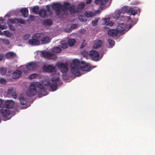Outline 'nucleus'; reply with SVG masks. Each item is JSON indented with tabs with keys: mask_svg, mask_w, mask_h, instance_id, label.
Wrapping results in <instances>:
<instances>
[{
	"mask_svg": "<svg viewBox=\"0 0 155 155\" xmlns=\"http://www.w3.org/2000/svg\"><path fill=\"white\" fill-rule=\"evenodd\" d=\"M39 90L38 95L40 97L43 96L41 94V92L45 91L44 86L38 82H32L29 86V90L26 92V95L28 97H32L35 95L37 92V89Z\"/></svg>",
	"mask_w": 155,
	"mask_h": 155,
	"instance_id": "nucleus-1",
	"label": "nucleus"
},
{
	"mask_svg": "<svg viewBox=\"0 0 155 155\" xmlns=\"http://www.w3.org/2000/svg\"><path fill=\"white\" fill-rule=\"evenodd\" d=\"M52 8L55 12L56 15H58L62 12V4L59 2H54L51 5Z\"/></svg>",
	"mask_w": 155,
	"mask_h": 155,
	"instance_id": "nucleus-2",
	"label": "nucleus"
},
{
	"mask_svg": "<svg viewBox=\"0 0 155 155\" xmlns=\"http://www.w3.org/2000/svg\"><path fill=\"white\" fill-rule=\"evenodd\" d=\"M0 113L5 120L10 119L11 118V111L9 109L2 108L0 110Z\"/></svg>",
	"mask_w": 155,
	"mask_h": 155,
	"instance_id": "nucleus-3",
	"label": "nucleus"
},
{
	"mask_svg": "<svg viewBox=\"0 0 155 155\" xmlns=\"http://www.w3.org/2000/svg\"><path fill=\"white\" fill-rule=\"evenodd\" d=\"M57 65L58 68H60V71L62 73L64 74H66L68 71V65L67 63H63L58 62L57 63Z\"/></svg>",
	"mask_w": 155,
	"mask_h": 155,
	"instance_id": "nucleus-4",
	"label": "nucleus"
},
{
	"mask_svg": "<svg viewBox=\"0 0 155 155\" xmlns=\"http://www.w3.org/2000/svg\"><path fill=\"white\" fill-rule=\"evenodd\" d=\"M43 70L45 72L51 73H55L56 70L55 67L52 65H44L43 67Z\"/></svg>",
	"mask_w": 155,
	"mask_h": 155,
	"instance_id": "nucleus-5",
	"label": "nucleus"
},
{
	"mask_svg": "<svg viewBox=\"0 0 155 155\" xmlns=\"http://www.w3.org/2000/svg\"><path fill=\"white\" fill-rule=\"evenodd\" d=\"M81 64L82 65L80 66V69L84 71H89L91 68V65L89 64L86 63L84 61H81Z\"/></svg>",
	"mask_w": 155,
	"mask_h": 155,
	"instance_id": "nucleus-6",
	"label": "nucleus"
},
{
	"mask_svg": "<svg viewBox=\"0 0 155 155\" xmlns=\"http://www.w3.org/2000/svg\"><path fill=\"white\" fill-rule=\"evenodd\" d=\"M89 54L93 60L98 61L99 58L98 53L95 50H91L89 52Z\"/></svg>",
	"mask_w": 155,
	"mask_h": 155,
	"instance_id": "nucleus-7",
	"label": "nucleus"
},
{
	"mask_svg": "<svg viewBox=\"0 0 155 155\" xmlns=\"http://www.w3.org/2000/svg\"><path fill=\"white\" fill-rule=\"evenodd\" d=\"M127 11V7L126 6L123 7L117 12L115 16V18H118L120 16L122 17V16L121 15V14L124 13Z\"/></svg>",
	"mask_w": 155,
	"mask_h": 155,
	"instance_id": "nucleus-8",
	"label": "nucleus"
},
{
	"mask_svg": "<svg viewBox=\"0 0 155 155\" xmlns=\"http://www.w3.org/2000/svg\"><path fill=\"white\" fill-rule=\"evenodd\" d=\"M59 78H57L55 79H52V81L53 82L50 85V88L51 90L54 91L56 90L57 88V83L59 81Z\"/></svg>",
	"mask_w": 155,
	"mask_h": 155,
	"instance_id": "nucleus-9",
	"label": "nucleus"
},
{
	"mask_svg": "<svg viewBox=\"0 0 155 155\" xmlns=\"http://www.w3.org/2000/svg\"><path fill=\"white\" fill-rule=\"evenodd\" d=\"M80 68L73 66L71 67V71L72 73L77 76H80L81 74L79 71Z\"/></svg>",
	"mask_w": 155,
	"mask_h": 155,
	"instance_id": "nucleus-10",
	"label": "nucleus"
},
{
	"mask_svg": "<svg viewBox=\"0 0 155 155\" xmlns=\"http://www.w3.org/2000/svg\"><path fill=\"white\" fill-rule=\"evenodd\" d=\"M109 0H95L94 3L96 5H100V8L102 9L104 7L105 4Z\"/></svg>",
	"mask_w": 155,
	"mask_h": 155,
	"instance_id": "nucleus-11",
	"label": "nucleus"
},
{
	"mask_svg": "<svg viewBox=\"0 0 155 155\" xmlns=\"http://www.w3.org/2000/svg\"><path fill=\"white\" fill-rule=\"evenodd\" d=\"M28 43L33 46L38 45L40 44V41L38 40H37L33 37L32 35V38L29 39L28 41Z\"/></svg>",
	"mask_w": 155,
	"mask_h": 155,
	"instance_id": "nucleus-12",
	"label": "nucleus"
},
{
	"mask_svg": "<svg viewBox=\"0 0 155 155\" xmlns=\"http://www.w3.org/2000/svg\"><path fill=\"white\" fill-rule=\"evenodd\" d=\"M41 54L43 57L48 58V59H52V57L54 55V54L53 53L44 52V51H42Z\"/></svg>",
	"mask_w": 155,
	"mask_h": 155,
	"instance_id": "nucleus-13",
	"label": "nucleus"
},
{
	"mask_svg": "<svg viewBox=\"0 0 155 155\" xmlns=\"http://www.w3.org/2000/svg\"><path fill=\"white\" fill-rule=\"evenodd\" d=\"M22 74V72L19 70H16L12 73V78L17 79L19 78Z\"/></svg>",
	"mask_w": 155,
	"mask_h": 155,
	"instance_id": "nucleus-14",
	"label": "nucleus"
},
{
	"mask_svg": "<svg viewBox=\"0 0 155 155\" xmlns=\"http://www.w3.org/2000/svg\"><path fill=\"white\" fill-rule=\"evenodd\" d=\"M36 68V65L35 63L32 62L28 64L26 66V69L32 71Z\"/></svg>",
	"mask_w": 155,
	"mask_h": 155,
	"instance_id": "nucleus-15",
	"label": "nucleus"
},
{
	"mask_svg": "<svg viewBox=\"0 0 155 155\" xmlns=\"http://www.w3.org/2000/svg\"><path fill=\"white\" fill-rule=\"evenodd\" d=\"M14 104V101L12 100H7L4 102V107L8 108H12Z\"/></svg>",
	"mask_w": 155,
	"mask_h": 155,
	"instance_id": "nucleus-16",
	"label": "nucleus"
},
{
	"mask_svg": "<svg viewBox=\"0 0 155 155\" xmlns=\"http://www.w3.org/2000/svg\"><path fill=\"white\" fill-rule=\"evenodd\" d=\"M108 35L111 36L115 37L118 35V32L116 29H110L107 32Z\"/></svg>",
	"mask_w": 155,
	"mask_h": 155,
	"instance_id": "nucleus-17",
	"label": "nucleus"
},
{
	"mask_svg": "<svg viewBox=\"0 0 155 155\" xmlns=\"http://www.w3.org/2000/svg\"><path fill=\"white\" fill-rule=\"evenodd\" d=\"M125 26L124 23H121L118 24L116 30L118 32H122L125 30Z\"/></svg>",
	"mask_w": 155,
	"mask_h": 155,
	"instance_id": "nucleus-18",
	"label": "nucleus"
},
{
	"mask_svg": "<svg viewBox=\"0 0 155 155\" xmlns=\"http://www.w3.org/2000/svg\"><path fill=\"white\" fill-rule=\"evenodd\" d=\"M47 11L44 8H41L39 10L38 14L42 18H44L46 15Z\"/></svg>",
	"mask_w": 155,
	"mask_h": 155,
	"instance_id": "nucleus-19",
	"label": "nucleus"
},
{
	"mask_svg": "<svg viewBox=\"0 0 155 155\" xmlns=\"http://www.w3.org/2000/svg\"><path fill=\"white\" fill-rule=\"evenodd\" d=\"M70 5L71 4L70 3L66 2H64L63 3V5H62V12H64L66 10H68Z\"/></svg>",
	"mask_w": 155,
	"mask_h": 155,
	"instance_id": "nucleus-20",
	"label": "nucleus"
},
{
	"mask_svg": "<svg viewBox=\"0 0 155 155\" xmlns=\"http://www.w3.org/2000/svg\"><path fill=\"white\" fill-rule=\"evenodd\" d=\"M102 45V42L101 40H98L96 41L93 45V48L94 49H97L98 47H100Z\"/></svg>",
	"mask_w": 155,
	"mask_h": 155,
	"instance_id": "nucleus-21",
	"label": "nucleus"
},
{
	"mask_svg": "<svg viewBox=\"0 0 155 155\" xmlns=\"http://www.w3.org/2000/svg\"><path fill=\"white\" fill-rule=\"evenodd\" d=\"M33 37L35 38L37 40H38L39 41L40 40L41 41L42 38L43 37V35L41 33H37L34 34L33 35Z\"/></svg>",
	"mask_w": 155,
	"mask_h": 155,
	"instance_id": "nucleus-22",
	"label": "nucleus"
},
{
	"mask_svg": "<svg viewBox=\"0 0 155 155\" xmlns=\"http://www.w3.org/2000/svg\"><path fill=\"white\" fill-rule=\"evenodd\" d=\"M20 12L24 18H26L27 17L28 14V10L27 8H22L20 10Z\"/></svg>",
	"mask_w": 155,
	"mask_h": 155,
	"instance_id": "nucleus-23",
	"label": "nucleus"
},
{
	"mask_svg": "<svg viewBox=\"0 0 155 155\" xmlns=\"http://www.w3.org/2000/svg\"><path fill=\"white\" fill-rule=\"evenodd\" d=\"M6 27V22L0 18V29L3 30Z\"/></svg>",
	"mask_w": 155,
	"mask_h": 155,
	"instance_id": "nucleus-24",
	"label": "nucleus"
},
{
	"mask_svg": "<svg viewBox=\"0 0 155 155\" xmlns=\"http://www.w3.org/2000/svg\"><path fill=\"white\" fill-rule=\"evenodd\" d=\"M137 11L135 10L134 9L132 8H129L127 11V13L128 14L135 15L137 13Z\"/></svg>",
	"mask_w": 155,
	"mask_h": 155,
	"instance_id": "nucleus-25",
	"label": "nucleus"
},
{
	"mask_svg": "<svg viewBox=\"0 0 155 155\" xmlns=\"http://www.w3.org/2000/svg\"><path fill=\"white\" fill-rule=\"evenodd\" d=\"M50 41V38L48 36L43 37L42 38L41 42L43 44L47 43Z\"/></svg>",
	"mask_w": 155,
	"mask_h": 155,
	"instance_id": "nucleus-26",
	"label": "nucleus"
},
{
	"mask_svg": "<svg viewBox=\"0 0 155 155\" xmlns=\"http://www.w3.org/2000/svg\"><path fill=\"white\" fill-rule=\"evenodd\" d=\"M45 25H51L53 24L52 21L50 19H47L44 21L43 22Z\"/></svg>",
	"mask_w": 155,
	"mask_h": 155,
	"instance_id": "nucleus-27",
	"label": "nucleus"
},
{
	"mask_svg": "<svg viewBox=\"0 0 155 155\" xmlns=\"http://www.w3.org/2000/svg\"><path fill=\"white\" fill-rule=\"evenodd\" d=\"M39 9V7L37 5L34 6L32 8V12L35 14H38V10Z\"/></svg>",
	"mask_w": 155,
	"mask_h": 155,
	"instance_id": "nucleus-28",
	"label": "nucleus"
},
{
	"mask_svg": "<svg viewBox=\"0 0 155 155\" xmlns=\"http://www.w3.org/2000/svg\"><path fill=\"white\" fill-rule=\"evenodd\" d=\"M19 100L21 104L25 105L27 104V99L25 98L23 96L20 97L19 98Z\"/></svg>",
	"mask_w": 155,
	"mask_h": 155,
	"instance_id": "nucleus-29",
	"label": "nucleus"
},
{
	"mask_svg": "<svg viewBox=\"0 0 155 155\" xmlns=\"http://www.w3.org/2000/svg\"><path fill=\"white\" fill-rule=\"evenodd\" d=\"M73 64L74 67H80L81 62L77 59H74L73 61Z\"/></svg>",
	"mask_w": 155,
	"mask_h": 155,
	"instance_id": "nucleus-30",
	"label": "nucleus"
},
{
	"mask_svg": "<svg viewBox=\"0 0 155 155\" xmlns=\"http://www.w3.org/2000/svg\"><path fill=\"white\" fill-rule=\"evenodd\" d=\"M76 42V40L73 38L70 39L68 41V45L70 46H72L75 44Z\"/></svg>",
	"mask_w": 155,
	"mask_h": 155,
	"instance_id": "nucleus-31",
	"label": "nucleus"
},
{
	"mask_svg": "<svg viewBox=\"0 0 155 155\" xmlns=\"http://www.w3.org/2000/svg\"><path fill=\"white\" fill-rule=\"evenodd\" d=\"M86 17L85 16V15H78V18L82 22L86 21L87 20Z\"/></svg>",
	"mask_w": 155,
	"mask_h": 155,
	"instance_id": "nucleus-32",
	"label": "nucleus"
},
{
	"mask_svg": "<svg viewBox=\"0 0 155 155\" xmlns=\"http://www.w3.org/2000/svg\"><path fill=\"white\" fill-rule=\"evenodd\" d=\"M15 56V54L11 52H8L6 54V56L7 58H12Z\"/></svg>",
	"mask_w": 155,
	"mask_h": 155,
	"instance_id": "nucleus-33",
	"label": "nucleus"
},
{
	"mask_svg": "<svg viewBox=\"0 0 155 155\" xmlns=\"http://www.w3.org/2000/svg\"><path fill=\"white\" fill-rule=\"evenodd\" d=\"M84 15L86 17L88 18L92 17L94 15V13L91 11H88L85 13Z\"/></svg>",
	"mask_w": 155,
	"mask_h": 155,
	"instance_id": "nucleus-34",
	"label": "nucleus"
},
{
	"mask_svg": "<svg viewBox=\"0 0 155 155\" xmlns=\"http://www.w3.org/2000/svg\"><path fill=\"white\" fill-rule=\"evenodd\" d=\"M52 51L53 52L59 53L61 51V49L59 47H55L52 49Z\"/></svg>",
	"mask_w": 155,
	"mask_h": 155,
	"instance_id": "nucleus-35",
	"label": "nucleus"
},
{
	"mask_svg": "<svg viewBox=\"0 0 155 155\" xmlns=\"http://www.w3.org/2000/svg\"><path fill=\"white\" fill-rule=\"evenodd\" d=\"M39 75L36 73H34L29 75L28 78L30 79H32L36 78L37 77H38Z\"/></svg>",
	"mask_w": 155,
	"mask_h": 155,
	"instance_id": "nucleus-36",
	"label": "nucleus"
},
{
	"mask_svg": "<svg viewBox=\"0 0 155 155\" xmlns=\"http://www.w3.org/2000/svg\"><path fill=\"white\" fill-rule=\"evenodd\" d=\"M100 18H95L94 20H92L91 21L92 25L93 26H95L97 25L98 22V21L100 20Z\"/></svg>",
	"mask_w": 155,
	"mask_h": 155,
	"instance_id": "nucleus-37",
	"label": "nucleus"
},
{
	"mask_svg": "<svg viewBox=\"0 0 155 155\" xmlns=\"http://www.w3.org/2000/svg\"><path fill=\"white\" fill-rule=\"evenodd\" d=\"M75 9V6L73 5H70V7L69 8V9L68 10L69 11V12L72 13H73Z\"/></svg>",
	"mask_w": 155,
	"mask_h": 155,
	"instance_id": "nucleus-38",
	"label": "nucleus"
},
{
	"mask_svg": "<svg viewBox=\"0 0 155 155\" xmlns=\"http://www.w3.org/2000/svg\"><path fill=\"white\" fill-rule=\"evenodd\" d=\"M6 72V70L3 67H0V74L2 75H5Z\"/></svg>",
	"mask_w": 155,
	"mask_h": 155,
	"instance_id": "nucleus-39",
	"label": "nucleus"
},
{
	"mask_svg": "<svg viewBox=\"0 0 155 155\" xmlns=\"http://www.w3.org/2000/svg\"><path fill=\"white\" fill-rule=\"evenodd\" d=\"M107 41L110 46V48H111L115 44V42L114 40L111 39H108Z\"/></svg>",
	"mask_w": 155,
	"mask_h": 155,
	"instance_id": "nucleus-40",
	"label": "nucleus"
},
{
	"mask_svg": "<svg viewBox=\"0 0 155 155\" xmlns=\"http://www.w3.org/2000/svg\"><path fill=\"white\" fill-rule=\"evenodd\" d=\"M7 82V80L4 78H0V83L4 84H6Z\"/></svg>",
	"mask_w": 155,
	"mask_h": 155,
	"instance_id": "nucleus-41",
	"label": "nucleus"
},
{
	"mask_svg": "<svg viewBox=\"0 0 155 155\" xmlns=\"http://www.w3.org/2000/svg\"><path fill=\"white\" fill-rule=\"evenodd\" d=\"M85 4L84 3H80L78 6V9H82L84 8Z\"/></svg>",
	"mask_w": 155,
	"mask_h": 155,
	"instance_id": "nucleus-42",
	"label": "nucleus"
},
{
	"mask_svg": "<svg viewBox=\"0 0 155 155\" xmlns=\"http://www.w3.org/2000/svg\"><path fill=\"white\" fill-rule=\"evenodd\" d=\"M16 21L17 22L21 24H24L25 23L24 20L21 18H16Z\"/></svg>",
	"mask_w": 155,
	"mask_h": 155,
	"instance_id": "nucleus-43",
	"label": "nucleus"
},
{
	"mask_svg": "<svg viewBox=\"0 0 155 155\" xmlns=\"http://www.w3.org/2000/svg\"><path fill=\"white\" fill-rule=\"evenodd\" d=\"M68 47L67 44L66 43H62L61 48L63 49H66Z\"/></svg>",
	"mask_w": 155,
	"mask_h": 155,
	"instance_id": "nucleus-44",
	"label": "nucleus"
},
{
	"mask_svg": "<svg viewBox=\"0 0 155 155\" xmlns=\"http://www.w3.org/2000/svg\"><path fill=\"white\" fill-rule=\"evenodd\" d=\"M16 18H10L9 19L8 21L9 22H10L12 24H14L15 23L16 21Z\"/></svg>",
	"mask_w": 155,
	"mask_h": 155,
	"instance_id": "nucleus-45",
	"label": "nucleus"
},
{
	"mask_svg": "<svg viewBox=\"0 0 155 155\" xmlns=\"http://www.w3.org/2000/svg\"><path fill=\"white\" fill-rule=\"evenodd\" d=\"M4 101L0 99V107H4Z\"/></svg>",
	"mask_w": 155,
	"mask_h": 155,
	"instance_id": "nucleus-46",
	"label": "nucleus"
},
{
	"mask_svg": "<svg viewBox=\"0 0 155 155\" xmlns=\"http://www.w3.org/2000/svg\"><path fill=\"white\" fill-rule=\"evenodd\" d=\"M44 84L47 86H49L50 84V82L49 81L46 80L44 82Z\"/></svg>",
	"mask_w": 155,
	"mask_h": 155,
	"instance_id": "nucleus-47",
	"label": "nucleus"
},
{
	"mask_svg": "<svg viewBox=\"0 0 155 155\" xmlns=\"http://www.w3.org/2000/svg\"><path fill=\"white\" fill-rule=\"evenodd\" d=\"M13 88L12 87L8 89V94H11L12 92V91H13Z\"/></svg>",
	"mask_w": 155,
	"mask_h": 155,
	"instance_id": "nucleus-48",
	"label": "nucleus"
},
{
	"mask_svg": "<svg viewBox=\"0 0 155 155\" xmlns=\"http://www.w3.org/2000/svg\"><path fill=\"white\" fill-rule=\"evenodd\" d=\"M8 24L10 29L13 30H15V28L13 26L12 24H10L9 23H8Z\"/></svg>",
	"mask_w": 155,
	"mask_h": 155,
	"instance_id": "nucleus-49",
	"label": "nucleus"
},
{
	"mask_svg": "<svg viewBox=\"0 0 155 155\" xmlns=\"http://www.w3.org/2000/svg\"><path fill=\"white\" fill-rule=\"evenodd\" d=\"M77 25L76 24H73L71 25V28L72 29H75L77 28Z\"/></svg>",
	"mask_w": 155,
	"mask_h": 155,
	"instance_id": "nucleus-50",
	"label": "nucleus"
},
{
	"mask_svg": "<svg viewBox=\"0 0 155 155\" xmlns=\"http://www.w3.org/2000/svg\"><path fill=\"white\" fill-rule=\"evenodd\" d=\"M4 34L5 35H7V36H10L11 35L10 34L8 31H4Z\"/></svg>",
	"mask_w": 155,
	"mask_h": 155,
	"instance_id": "nucleus-51",
	"label": "nucleus"
},
{
	"mask_svg": "<svg viewBox=\"0 0 155 155\" xmlns=\"http://www.w3.org/2000/svg\"><path fill=\"white\" fill-rule=\"evenodd\" d=\"M28 71H29V70L26 69V67L24 68L23 70V72L24 74H26L28 73Z\"/></svg>",
	"mask_w": 155,
	"mask_h": 155,
	"instance_id": "nucleus-52",
	"label": "nucleus"
},
{
	"mask_svg": "<svg viewBox=\"0 0 155 155\" xmlns=\"http://www.w3.org/2000/svg\"><path fill=\"white\" fill-rule=\"evenodd\" d=\"M3 43L6 45H8L9 44V41L8 40L4 39L3 40Z\"/></svg>",
	"mask_w": 155,
	"mask_h": 155,
	"instance_id": "nucleus-53",
	"label": "nucleus"
},
{
	"mask_svg": "<svg viewBox=\"0 0 155 155\" xmlns=\"http://www.w3.org/2000/svg\"><path fill=\"white\" fill-rule=\"evenodd\" d=\"M46 8H47V11L48 12H50V5H47L46 6Z\"/></svg>",
	"mask_w": 155,
	"mask_h": 155,
	"instance_id": "nucleus-54",
	"label": "nucleus"
},
{
	"mask_svg": "<svg viewBox=\"0 0 155 155\" xmlns=\"http://www.w3.org/2000/svg\"><path fill=\"white\" fill-rule=\"evenodd\" d=\"M29 18H30V19L31 21H34V19H35V17H34V16L32 15H30Z\"/></svg>",
	"mask_w": 155,
	"mask_h": 155,
	"instance_id": "nucleus-55",
	"label": "nucleus"
},
{
	"mask_svg": "<svg viewBox=\"0 0 155 155\" xmlns=\"http://www.w3.org/2000/svg\"><path fill=\"white\" fill-rule=\"evenodd\" d=\"M92 0H86V3L87 4H89L91 3Z\"/></svg>",
	"mask_w": 155,
	"mask_h": 155,
	"instance_id": "nucleus-56",
	"label": "nucleus"
},
{
	"mask_svg": "<svg viewBox=\"0 0 155 155\" xmlns=\"http://www.w3.org/2000/svg\"><path fill=\"white\" fill-rule=\"evenodd\" d=\"M12 95V96L13 97V98H16V95L15 93H13V94Z\"/></svg>",
	"mask_w": 155,
	"mask_h": 155,
	"instance_id": "nucleus-57",
	"label": "nucleus"
},
{
	"mask_svg": "<svg viewBox=\"0 0 155 155\" xmlns=\"http://www.w3.org/2000/svg\"><path fill=\"white\" fill-rule=\"evenodd\" d=\"M107 19L106 18H105L104 19V21H105V23H104V24H106V25H107L108 24V23H107ZM107 20H108V19H107Z\"/></svg>",
	"mask_w": 155,
	"mask_h": 155,
	"instance_id": "nucleus-58",
	"label": "nucleus"
},
{
	"mask_svg": "<svg viewBox=\"0 0 155 155\" xmlns=\"http://www.w3.org/2000/svg\"><path fill=\"white\" fill-rule=\"evenodd\" d=\"M3 56H2L0 54V61H1L2 59H3Z\"/></svg>",
	"mask_w": 155,
	"mask_h": 155,
	"instance_id": "nucleus-59",
	"label": "nucleus"
},
{
	"mask_svg": "<svg viewBox=\"0 0 155 155\" xmlns=\"http://www.w3.org/2000/svg\"><path fill=\"white\" fill-rule=\"evenodd\" d=\"M83 47H84L83 45L82 44H81L80 48H83Z\"/></svg>",
	"mask_w": 155,
	"mask_h": 155,
	"instance_id": "nucleus-60",
	"label": "nucleus"
},
{
	"mask_svg": "<svg viewBox=\"0 0 155 155\" xmlns=\"http://www.w3.org/2000/svg\"><path fill=\"white\" fill-rule=\"evenodd\" d=\"M3 34L2 33L1 31L0 30V35H2Z\"/></svg>",
	"mask_w": 155,
	"mask_h": 155,
	"instance_id": "nucleus-61",
	"label": "nucleus"
},
{
	"mask_svg": "<svg viewBox=\"0 0 155 155\" xmlns=\"http://www.w3.org/2000/svg\"><path fill=\"white\" fill-rule=\"evenodd\" d=\"M9 73H10V74H12V72L11 71L8 72Z\"/></svg>",
	"mask_w": 155,
	"mask_h": 155,
	"instance_id": "nucleus-62",
	"label": "nucleus"
},
{
	"mask_svg": "<svg viewBox=\"0 0 155 155\" xmlns=\"http://www.w3.org/2000/svg\"><path fill=\"white\" fill-rule=\"evenodd\" d=\"M26 36H28V37H27V38H28V37H29V35H26Z\"/></svg>",
	"mask_w": 155,
	"mask_h": 155,
	"instance_id": "nucleus-63",
	"label": "nucleus"
},
{
	"mask_svg": "<svg viewBox=\"0 0 155 155\" xmlns=\"http://www.w3.org/2000/svg\"><path fill=\"white\" fill-rule=\"evenodd\" d=\"M132 26H130L129 27H130V28H131L132 27Z\"/></svg>",
	"mask_w": 155,
	"mask_h": 155,
	"instance_id": "nucleus-64",
	"label": "nucleus"
}]
</instances>
